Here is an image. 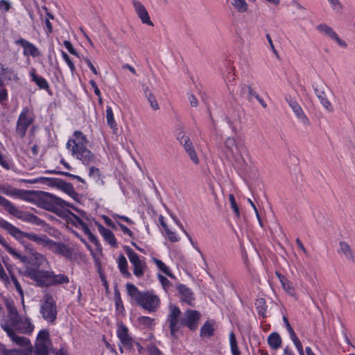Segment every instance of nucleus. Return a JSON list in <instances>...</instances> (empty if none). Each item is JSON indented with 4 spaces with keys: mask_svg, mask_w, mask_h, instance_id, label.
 Wrapping results in <instances>:
<instances>
[{
    "mask_svg": "<svg viewBox=\"0 0 355 355\" xmlns=\"http://www.w3.org/2000/svg\"><path fill=\"white\" fill-rule=\"evenodd\" d=\"M177 289L181 295L182 300L189 304H191V302L194 300L192 291L187 286L182 284L177 285Z\"/></svg>",
    "mask_w": 355,
    "mask_h": 355,
    "instance_id": "nucleus-26",
    "label": "nucleus"
},
{
    "mask_svg": "<svg viewBox=\"0 0 355 355\" xmlns=\"http://www.w3.org/2000/svg\"><path fill=\"white\" fill-rule=\"evenodd\" d=\"M60 189L64 191L68 195L74 190L72 184L70 182H67L64 180H63V182L60 187Z\"/></svg>",
    "mask_w": 355,
    "mask_h": 355,
    "instance_id": "nucleus-47",
    "label": "nucleus"
},
{
    "mask_svg": "<svg viewBox=\"0 0 355 355\" xmlns=\"http://www.w3.org/2000/svg\"><path fill=\"white\" fill-rule=\"evenodd\" d=\"M64 46L69 51V52L70 53H71L72 55L78 56V53L74 49V48L73 47L72 44L69 41H68V40L64 41Z\"/></svg>",
    "mask_w": 355,
    "mask_h": 355,
    "instance_id": "nucleus-57",
    "label": "nucleus"
},
{
    "mask_svg": "<svg viewBox=\"0 0 355 355\" xmlns=\"http://www.w3.org/2000/svg\"><path fill=\"white\" fill-rule=\"evenodd\" d=\"M28 109L24 107L20 113L17 122L16 133L21 139L25 137L28 128L33 121V119L28 116Z\"/></svg>",
    "mask_w": 355,
    "mask_h": 355,
    "instance_id": "nucleus-11",
    "label": "nucleus"
},
{
    "mask_svg": "<svg viewBox=\"0 0 355 355\" xmlns=\"http://www.w3.org/2000/svg\"><path fill=\"white\" fill-rule=\"evenodd\" d=\"M23 275L36 282L39 287H50L69 283V278L64 274L55 275L53 271L40 270L38 268L26 267Z\"/></svg>",
    "mask_w": 355,
    "mask_h": 355,
    "instance_id": "nucleus-3",
    "label": "nucleus"
},
{
    "mask_svg": "<svg viewBox=\"0 0 355 355\" xmlns=\"http://www.w3.org/2000/svg\"><path fill=\"white\" fill-rule=\"evenodd\" d=\"M224 146L226 153L232 157H235L236 151L240 153L242 149L245 148L244 145L237 144L233 137H227L225 139Z\"/></svg>",
    "mask_w": 355,
    "mask_h": 355,
    "instance_id": "nucleus-18",
    "label": "nucleus"
},
{
    "mask_svg": "<svg viewBox=\"0 0 355 355\" xmlns=\"http://www.w3.org/2000/svg\"><path fill=\"white\" fill-rule=\"evenodd\" d=\"M0 206L10 215L26 223L36 225H43L44 221L31 212L23 211L15 207L10 201L0 195Z\"/></svg>",
    "mask_w": 355,
    "mask_h": 355,
    "instance_id": "nucleus-8",
    "label": "nucleus"
},
{
    "mask_svg": "<svg viewBox=\"0 0 355 355\" xmlns=\"http://www.w3.org/2000/svg\"><path fill=\"white\" fill-rule=\"evenodd\" d=\"M0 191L10 197H17L21 199H25L24 194L26 193H28L27 191L18 189L12 187L9 184H2L0 185Z\"/></svg>",
    "mask_w": 355,
    "mask_h": 355,
    "instance_id": "nucleus-20",
    "label": "nucleus"
},
{
    "mask_svg": "<svg viewBox=\"0 0 355 355\" xmlns=\"http://www.w3.org/2000/svg\"><path fill=\"white\" fill-rule=\"evenodd\" d=\"M118 267L122 275L125 277H130L131 275L128 270V261L123 254H121L119 257Z\"/></svg>",
    "mask_w": 355,
    "mask_h": 355,
    "instance_id": "nucleus-32",
    "label": "nucleus"
},
{
    "mask_svg": "<svg viewBox=\"0 0 355 355\" xmlns=\"http://www.w3.org/2000/svg\"><path fill=\"white\" fill-rule=\"evenodd\" d=\"M61 54H62V58L64 60V61L69 66L71 73L73 74V73L76 71V67H75L73 62L70 59L69 56L67 55V53L66 52H64V51H61Z\"/></svg>",
    "mask_w": 355,
    "mask_h": 355,
    "instance_id": "nucleus-45",
    "label": "nucleus"
},
{
    "mask_svg": "<svg viewBox=\"0 0 355 355\" xmlns=\"http://www.w3.org/2000/svg\"><path fill=\"white\" fill-rule=\"evenodd\" d=\"M87 143L86 136L81 131L76 130L73 138L69 139L66 145L71 155L85 165L94 163L95 159L94 154L86 146Z\"/></svg>",
    "mask_w": 355,
    "mask_h": 355,
    "instance_id": "nucleus-5",
    "label": "nucleus"
},
{
    "mask_svg": "<svg viewBox=\"0 0 355 355\" xmlns=\"http://www.w3.org/2000/svg\"><path fill=\"white\" fill-rule=\"evenodd\" d=\"M313 89L318 98L320 100V103L329 112L333 111L331 103L327 98L326 92L329 89L328 86L324 82L320 80L315 83L313 85Z\"/></svg>",
    "mask_w": 355,
    "mask_h": 355,
    "instance_id": "nucleus-12",
    "label": "nucleus"
},
{
    "mask_svg": "<svg viewBox=\"0 0 355 355\" xmlns=\"http://www.w3.org/2000/svg\"><path fill=\"white\" fill-rule=\"evenodd\" d=\"M31 183H41L44 184H46L49 187H56L60 189L63 180L60 178H46V177H41L39 178H36L34 180H32L29 181Z\"/></svg>",
    "mask_w": 355,
    "mask_h": 355,
    "instance_id": "nucleus-23",
    "label": "nucleus"
},
{
    "mask_svg": "<svg viewBox=\"0 0 355 355\" xmlns=\"http://www.w3.org/2000/svg\"><path fill=\"white\" fill-rule=\"evenodd\" d=\"M148 352L150 355H163L162 352L155 345H151L148 346Z\"/></svg>",
    "mask_w": 355,
    "mask_h": 355,
    "instance_id": "nucleus-51",
    "label": "nucleus"
},
{
    "mask_svg": "<svg viewBox=\"0 0 355 355\" xmlns=\"http://www.w3.org/2000/svg\"><path fill=\"white\" fill-rule=\"evenodd\" d=\"M334 10H342L343 6L339 0H327Z\"/></svg>",
    "mask_w": 355,
    "mask_h": 355,
    "instance_id": "nucleus-55",
    "label": "nucleus"
},
{
    "mask_svg": "<svg viewBox=\"0 0 355 355\" xmlns=\"http://www.w3.org/2000/svg\"><path fill=\"white\" fill-rule=\"evenodd\" d=\"M6 309L7 318L3 319L0 323V326L4 331L7 327L23 334H31L33 331L34 325L31 322V320L28 318L23 319L13 302L7 301Z\"/></svg>",
    "mask_w": 355,
    "mask_h": 355,
    "instance_id": "nucleus-4",
    "label": "nucleus"
},
{
    "mask_svg": "<svg viewBox=\"0 0 355 355\" xmlns=\"http://www.w3.org/2000/svg\"><path fill=\"white\" fill-rule=\"evenodd\" d=\"M0 279L2 281L5 282L6 283L9 282L8 277L6 275V273L1 263H0Z\"/></svg>",
    "mask_w": 355,
    "mask_h": 355,
    "instance_id": "nucleus-61",
    "label": "nucleus"
},
{
    "mask_svg": "<svg viewBox=\"0 0 355 355\" xmlns=\"http://www.w3.org/2000/svg\"><path fill=\"white\" fill-rule=\"evenodd\" d=\"M0 227L7 231L8 234L18 241H21L26 238L37 244L47 247L52 252L66 258H70L72 255L71 249L69 246L61 242H55L45 234L39 236L33 233L23 232L7 220L2 219H0Z\"/></svg>",
    "mask_w": 355,
    "mask_h": 355,
    "instance_id": "nucleus-1",
    "label": "nucleus"
},
{
    "mask_svg": "<svg viewBox=\"0 0 355 355\" xmlns=\"http://www.w3.org/2000/svg\"><path fill=\"white\" fill-rule=\"evenodd\" d=\"M256 309L258 314L263 318H266V312L267 306L266 305V301L263 298H259L255 302Z\"/></svg>",
    "mask_w": 355,
    "mask_h": 355,
    "instance_id": "nucleus-38",
    "label": "nucleus"
},
{
    "mask_svg": "<svg viewBox=\"0 0 355 355\" xmlns=\"http://www.w3.org/2000/svg\"><path fill=\"white\" fill-rule=\"evenodd\" d=\"M6 332L7 333L8 336L11 339V340L19 346L26 347L30 344L29 339L24 336L17 335L16 330L12 331V329H8V327H7L6 329Z\"/></svg>",
    "mask_w": 355,
    "mask_h": 355,
    "instance_id": "nucleus-24",
    "label": "nucleus"
},
{
    "mask_svg": "<svg viewBox=\"0 0 355 355\" xmlns=\"http://www.w3.org/2000/svg\"><path fill=\"white\" fill-rule=\"evenodd\" d=\"M176 138L182 145H185L190 140L189 137L185 135L181 128L176 130Z\"/></svg>",
    "mask_w": 355,
    "mask_h": 355,
    "instance_id": "nucleus-43",
    "label": "nucleus"
},
{
    "mask_svg": "<svg viewBox=\"0 0 355 355\" xmlns=\"http://www.w3.org/2000/svg\"><path fill=\"white\" fill-rule=\"evenodd\" d=\"M181 311L176 306H171V311L168 315L167 320L169 322V328L171 336L176 338V333L181 326L187 327L190 330L195 331L200 318V313L198 311L188 309L186 311L180 320Z\"/></svg>",
    "mask_w": 355,
    "mask_h": 355,
    "instance_id": "nucleus-2",
    "label": "nucleus"
},
{
    "mask_svg": "<svg viewBox=\"0 0 355 355\" xmlns=\"http://www.w3.org/2000/svg\"><path fill=\"white\" fill-rule=\"evenodd\" d=\"M83 60L95 75L98 74V71L96 70V67L94 66V64H92L89 59H88L87 58H84Z\"/></svg>",
    "mask_w": 355,
    "mask_h": 355,
    "instance_id": "nucleus-59",
    "label": "nucleus"
},
{
    "mask_svg": "<svg viewBox=\"0 0 355 355\" xmlns=\"http://www.w3.org/2000/svg\"><path fill=\"white\" fill-rule=\"evenodd\" d=\"M144 94L147 98L148 103L150 105V107L153 110H158L159 109V103L155 96V95L151 92L148 86L143 85Z\"/></svg>",
    "mask_w": 355,
    "mask_h": 355,
    "instance_id": "nucleus-29",
    "label": "nucleus"
},
{
    "mask_svg": "<svg viewBox=\"0 0 355 355\" xmlns=\"http://www.w3.org/2000/svg\"><path fill=\"white\" fill-rule=\"evenodd\" d=\"M123 248L130 263L133 265V274L137 277H142L146 268L145 261L140 259L139 255L129 246L125 245Z\"/></svg>",
    "mask_w": 355,
    "mask_h": 355,
    "instance_id": "nucleus-10",
    "label": "nucleus"
},
{
    "mask_svg": "<svg viewBox=\"0 0 355 355\" xmlns=\"http://www.w3.org/2000/svg\"><path fill=\"white\" fill-rule=\"evenodd\" d=\"M89 84L90 85L92 86V87L94 89V93L95 94L98 96V97H100L101 96V91L100 89H98L96 82L94 80H89Z\"/></svg>",
    "mask_w": 355,
    "mask_h": 355,
    "instance_id": "nucleus-63",
    "label": "nucleus"
},
{
    "mask_svg": "<svg viewBox=\"0 0 355 355\" xmlns=\"http://www.w3.org/2000/svg\"><path fill=\"white\" fill-rule=\"evenodd\" d=\"M240 94L250 102L252 101L253 98H257L258 95L252 86L248 85H242L241 86Z\"/></svg>",
    "mask_w": 355,
    "mask_h": 355,
    "instance_id": "nucleus-27",
    "label": "nucleus"
},
{
    "mask_svg": "<svg viewBox=\"0 0 355 355\" xmlns=\"http://www.w3.org/2000/svg\"><path fill=\"white\" fill-rule=\"evenodd\" d=\"M234 71V67L230 65L227 67L226 74L225 75V80L230 92H234V91L230 87V84L235 80V73Z\"/></svg>",
    "mask_w": 355,
    "mask_h": 355,
    "instance_id": "nucleus-35",
    "label": "nucleus"
},
{
    "mask_svg": "<svg viewBox=\"0 0 355 355\" xmlns=\"http://www.w3.org/2000/svg\"><path fill=\"white\" fill-rule=\"evenodd\" d=\"M229 200L231 205V207L235 213L237 218L240 217L239 207L236 202L235 197L233 194L229 195Z\"/></svg>",
    "mask_w": 355,
    "mask_h": 355,
    "instance_id": "nucleus-44",
    "label": "nucleus"
},
{
    "mask_svg": "<svg viewBox=\"0 0 355 355\" xmlns=\"http://www.w3.org/2000/svg\"><path fill=\"white\" fill-rule=\"evenodd\" d=\"M285 99L286 102L288 103L289 106L293 110V112L295 114L297 119L300 120L304 125H309V119L305 115L298 103L296 101L293 100L291 96H286Z\"/></svg>",
    "mask_w": 355,
    "mask_h": 355,
    "instance_id": "nucleus-16",
    "label": "nucleus"
},
{
    "mask_svg": "<svg viewBox=\"0 0 355 355\" xmlns=\"http://www.w3.org/2000/svg\"><path fill=\"white\" fill-rule=\"evenodd\" d=\"M153 319L147 317V316H141L139 318V322L144 326L148 327H150L153 324Z\"/></svg>",
    "mask_w": 355,
    "mask_h": 355,
    "instance_id": "nucleus-48",
    "label": "nucleus"
},
{
    "mask_svg": "<svg viewBox=\"0 0 355 355\" xmlns=\"http://www.w3.org/2000/svg\"><path fill=\"white\" fill-rule=\"evenodd\" d=\"M135 10L143 24L153 26L154 24L150 20L148 12L144 6L139 1L132 0V1Z\"/></svg>",
    "mask_w": 355,
    "mask_h": 355,
    "instance_id": "nucleus-15",
    "label": "nucleus"
},
{
    "mask_svg": "<svg viewBox=\"0 0 355 355\" xmlns=\"http://www.w3.org/2000/svg\"><path fill=\"white\" fill-rule=\"evenodd\" d=\"M89 176L92 178L96 182L101 180V171L99 168L94 166L89 168Z\"/></svg>",
    "mask_w": 355,
    "mask_h": 355,
    "instance_id": "nucleus-46",
    "label": "nucleus"
},
{
    "mask_svg": "<svg viewBox=\"0 0 355 355\" xmlns=\"http://www.w3.org/2000/svg\"><path fill=\"white\" fill-rule=\"evenodd\" d=\"M30 76L31 78V81L35 83V84L40 89H44L46 92L50 91V87L47 82V80L42 76H38L36 73V69L32 68L30 71Z\"/></svg>",
    "mask_w": 355,
    "mask_h": 355,
    "instance_id": "nucleus-22",
    "label": "nucleus"
},
{
    "mask_svg": "<svg viewBox=\"0 0 355 355\" xmlns=\"http://www.w3.org/2000/svg\"><path fill=\"white\" fill-rule=\"evenodd\" d=\"M106 121L107 125L112 130V132L115 135L118 134V126L114 120L112 109L110 106L106 107Z\"/></svg>",
    "mask_w": 355,
    "mask_h": 355,
    "instance_id": "nucleus-28",
    "label": "nucleus"
},
{
    "mask_svg": "<svg viewBox=\"0 0 355 355\" xmlns=\"http://www.w3.org/2000/svg\"><path fill=\"white\" fill-rule=\"evenodd\" d=\"M316 29L319 32L326 34L331 39L335 40L339 46L343 48H346L347 46V43L344 40H341L334 29L327 24H320L316 26Z\"/></svg>",
    "mask_w": 355,
    "mask_h": 355,
    "instance_id": "nucleus-17",
    "label": "nucleus"
},
{
    "mask_svg": "<svg viewBox=\"0 0 355 355\" xmlns=\"http://www.w3.org/2000/svg\"><path fill=\"white\" fill-rule=\"evenodd\" d=\"M232 4L239 12H245L248 8V5L245 0H233Z\"/></svg>",
    "mask_w": 355,
    "mask_h": 355,
    "instance_id": "nucleus-41",
    "label": "nucleus"
},
{
    "mask_svg": "<svg viewBox=\"0 0 355 355\" xmlns=\"http://www.w3.org/2000/svg\"><path fill=\"white\" fill-rule=\"evenodd\" d=\"M128 295H130L139 306L149 311H155L159 306L160 300L153 291L141 292L131 283L126 284Z\"/></svg>",
    "mask_w": 355,
    "mask_h": 355,
    "instance_id": "nucleus-6",
    "label": "nucleus"
},
{
    "mask_svg": "<svg viewBox=\"0 0 355 355\" xmlns=\"http://www.w3.org/2000/svg\"><path fill=\"white\" fill-rule=\"evenodd\" d=\"M86 235L88 236V239H89V241L95 245V246L96 247L97 249L101 248L100 242L98 241V240L97 239L96 236H94L91 231Z\"/></svg>",
    "mask_w": 355,
    "mask_h": 355,
    "instance_id": "nucleus-52",
    "label": "nucleus"
},
{
    "mask_svg": "<svg viewBox=\"0 0 355 355\" xmlns=\"http://www.w3.org/2000/svg\"><path fill=\"white\" fill-rule=\"evenodd\" d=\"M338 252H342L345 257L351 261H354V255L349 245L345 241H340L339 243Z\"/></svg>",
    "mask_w": 355,
    "mask_h": 355,
    "instance_id": "nucleus-31",
    "label": "nucleus"
},
{
    "mask_svg": "<svg viewBox=\"0 0 355 355\" xmlns=\"http://www.w3.org/2000/svg\"><path fill=\"white\" fill-rule=\"evenodd\" d=\"M65 216L67 222L76 227H79V225L83 221L79 216L69 210H66Z\"/></svg>",
    "mask_w": 355,
    "mask_h": 355,
    "instance_id": "nucleus-36",
    "label": "nucleus"
},
{
    "mask_svg": "<svg viewBox=\"0 0 355 355\" xmlns=\"http://www.w3.org/2000/svg\"><path fill=\"white\" fill-rule=\"evenodd\" d=\"M275 274L277 276L278 279H279L283 288L288 293H292L293 291L292 284L288 280V279L285 276H284L281 273L276 272Z\"/></svg>",
    "mask_w": 355,
    "mask_h": 355,
    "instance_id": "nucleus-34",
    "label": "nucleus"
},
{
    "mask_svg": "<svg viewBox=\"0 0 355 355\" xmlns=\"http://www.w3.org/2000/svg\"><path fill=\"white\" fill-rule=\"evenodd\" d=\"M10 279L14 284L15 288L17 291L21 295H23V290L22 288L18 282L17 279L15 277V276L13 274H10Z\"/></svg>",
    "mask_w": 355,
    "mask_h": 355,
    "instance_id": "nucleus-49",
    "label": "nucleus"
},
{
    "mask_svg": "<svg viewBox=\"0 0 355 355\" xmlns=\"http://www.w3.org/2000/svg\"><path fill=\"white\" fill-rule=\"evenodd\" d=\"M114 299L115 301V306L116 311H119V313H123V311H124V306L120 295V293L118 290L114 291Z\"/></svg>",
    "mask_w": 355,
    "mask_h": 355,
    "instance_id": "nucleus-42",
    "label": "nucleus"
},
{
    "mask_svg": "<svg viewBox=\"0 0 355 355\" xmlns=\"http://www.w3.org/2000/svg\"><path fill=\"white\" fill-rule=\"evenodd\" d=\"M15 44L20 45L24 49V55L25 56L31 55L37 58L40 55V52L37 47L25 39L20 38L15 41Z\"/></svg>",
    "mask_w": 355,
    "mask_h": 355,
    "instance_id": "nucleus-19",
    "label": "nucleus"
},
{
    "mask_svg": "<svg viewBox=\"0 0 355 355\" xmlns=\"http://www.w3.org/2000/svg\"><path fill=\"white\" fill-rule=\"evenodd\" d=\"M40 313L43 318L48 322H53L57 318L56 302L52 295L46 294L44 302L40 307Z\"/></svg>",
    "mask_w": 355,
    "mask_h": 355,
    "instance_id": "nucleus-9",
    "label": "nucleus"
},
{
    "mask_svg": "<svg viewBox=\"0 0 355 355\" xmlns=\"http://www.w3.org/2000/svg\"><path fill=\"white\" fill-rule=\"evenodd\" d=\"M230 344L232 355H241V352L238 347L237 340L234 332L230 334Z\"/></svg>",
    "mask_w": 355,
    "mask_h": 355,
    "instance_id": "nucleus-39",
    "label": "nucleus"
},
{
    "mask_svg": "<svg viewBox=\"0 0 355 355\" xmlns=\"http://www.w3.org/2000/svg\"><path fill=\"white\" fill-rule=\"evenodd\" d=\"M268 343L273 349H278L282 344V338L277 332L271 333L268 338Z\"/></svg>",
    "mask_w": 355,
    "mask_h": 355,
    "instance_id": "nucleus-30",
    "label": "nucleus"
},
{
    "mask_svg": "<svg viewBox=\"0 0 355 355\" xmlns=\"http://www.w3.org/2000/svg\"><path fill=\"white\" fill-rule=\"evenodd\" d=\"M116 334L125 348L128 350H132L133 349V344L135 342L132 338L128 334V329L125 324H121L119 325L116 331Z\"/></svg>",
    "mask_w": 355,
    "mask_h": 355,
    "instance_id": "nucleus-14",
    "label": "nucleus"
},
{
    "mask_svg": "<svg viewBox=\"0 0 355 355\" xmlns=\"http://www.w3.org/2000/svg\"><path fill=\"white\" fill-rule=\"evenodd\" d=\"M97 227L100 234L111 246L114 248L118 247L116 239L111 230L105 228L103 225L100 223H97Z\"/></svg>",
    "mask_w": 355,
    "mask_h": 355,
    "instance_id": "nucleus-21",
    "label": "nucleus"
},
{
    "mask_svg": "<svg viewBox=\"0 0 355 355\" xmlns=\"http://www.w3.org/2000/svg\"><path fill=\"white\" fill-rule=\"evenodd\" d=\"M86 235L88 236V239H89V241L95 245V246L96 247L97 249L101 248L100 242L98 241V240L97 239L96 236H94L91 231Z\"/></svg>",
    "mask_w": 355,
    "mask_h": 355,
    "instance_id": "nucleus-53",
    "label": "nucleus"
},
{
    "mask_svg": "<svg viewBox=\"0 0 355 355\" xmlns=\"http://www.w3.org/2000/svg\"><path fill=\"white\" fill-rule=\"evenodd\" d=\"M49 333L47 330L43 329L40 330L38 335L37 340L38 341L44 342L49 338Z\"/></svg>",
    "mask_w": 355,
    "mask_h": 355,
    "instance_id": "nucleus-50",
    "label": "nucleus"
},
{
    "mask_svg": "<svg viewBox=\"0 0 355 355\" xmlns=\"http://www.w3.org/2000/svg\"><path fill=\"white\" fill-rule=\"evenodd\" d=\"M11 80L15 82L19 80L17 73L15 72L13 69L0 64V87H3L8 84V81Z\"/></svg>",
    "mask_w": 355,
    "mask_h": 355,
    "instance_id": "nucleus-13",
    "label": "nucleus"
},
{
    "mask_svg": "<svg viewBox=\"0 0 355 355\" xmlns=\"http://www.w3.org/2000/svg\"><path fill=\"white\" fill-rule=\"evenodd\" d=\"M214 329L211 323L207 321L200 329V336L202 337H211L213 336Z\"/></svg>",
    "mask_w": 355,
    "mask_h": 355,
    "instance_id": "nucleus-37",
    "label": "nucleus"
},
{
    "mask_svg": "<svg viewBox=\"0 0 355 355\" xmlns=\"http://www.w3.org/2000/svg\"><path fill=\"white\" fill-rule=\"evenodd\" d=\"M0 244L9 252L11 255L19 260L21 263H26L28 258L26 256L20 254L13 248H12L4 238L0 234Z\"/></svg>",
    "mask_w": 355,
    "mask_h": 355,
    "instance_id": "nucleus-25",
    "label": "nucleus"
},
{
    "mask_svg": "<svg viewBox=\"0 0 355 355\" xmlns=\"http://www.w3.org/2000/svg\"><path fill=\"white\" fill-rule=\"evenodd\" d=\"M158 278H159V282H161L162 285L163 286V287L164 288H166V287L171 286L170 281L166 277H164L163 275H158Z\"/></svg>",
    "mask_w": 355,
    "mask_h": 355,
    "instance_id": "nucleus-58",
    "label": "nucleus"
},
{
    "mask_svg": "<svg viewBox=\"0 0 355 355\" xmlns=\"http://www.w3.org/2000/svg\"><path fill=\"white\" fill-rule=\"evenodd\" d=\"M37 205L39 207L54 213H57L59 208H64L65 207H71L81 214L84 213L75 208L70 203L46 192H41L37 200Z\"/></svg>",
    "mask_w": 355,
    "mask_h": 355,
    "instance_id": "nucleus-7",
    "label": "nucleus"
},
{
    "mask_svg": "<svg viewBox=\"0 0 355 355\" xmlns=\"http://www.w3.org/2000/svg\"><path fill=\"white\" fill-rule=\"evenodd\" d=\"M164 231H165V232L168 236V239H169L170 241L177 242L179 241V239L176 236L175 232H172L169 228L166 229Z\"/></svg>",
    "mask_w": 355,
    "mask_h": 355,
    "instance_id": "nucleus-54",
    "label": "nucleus"
},
{
    "mask_svg": "<svg viewBox=\"0 0 355 355\" xmlns=\"http://www.w3.org/2000/svg\"><path fill=\"white\" fill-rule=\"evenodd\" d=\"M11 353V350L7 349L3 344L0 343V355H10Z\"/></svg>",
    "mask_w": 355,
    "mask_h": 355,
    "instance_id": "nucleus-64",
    "label": "nucleus"
},
{
    "mask_svg": "<svg viewBox=\"0 0 355 355\" xmlns=\"http://www.w3.org/2000/svg\"><path fill=\"white\" fill-rule=\"evenodd\" d=\"M283 320H284V323L286 324V329H287V330H288V331L289 333L291 338H293V337H295L296 336V334H295L294 330L293 329V328L291 327V324H290L287 318L284 316L283 318Z\"/></svg>",
    "mask_w": 355,
    "mask_h": 355,
    "instance_id": "nucleus-56",
    "label": "nucleus"
},
{
    "mask_svg": "<svg viewBox=\"0 0 355 355\" xmlns=\"http://www.w3.org/2000/svg\"><path fill=\"white\" fill-rule=\"evenodd\" d=\"M153 261L157 265L158 268L164 274H166L171 278H175V276L171 272L168 266H166V264L162 261L156 258H153Z\"/></svg>",
    "mask_w": 355,
    "mask_h": 355,
    "instance_id": "nucleus-40",
    "label": "nucleus"
},
{
    "mask_svg": "<svg viewBox=\"0 0 355 355\" xmlns=\"http://www.w3.org/2000/svg\"><path fill=\"white\" fill-rule=\"evenodd\" d=\"M36 355H48L46 347L44 345L38 347L36 350Z\"/></svg>",
    "mask_w": 355,
    "mask_h": 355,
    "instance_id": "nucleus-60",
    "label": "nucleus"
},
{
    "mask_svg": "<svg viewBox=\"0 0 355 355\" xmlns=\"http://www.w3.org/2000/svg\"><path fill=\"white\" fill-rule=\"evenodd\" d=\"M172 218L174 220V221L175 222V223L178 225V227L182 230V232L184 233V234L188 237V239L190 241L193 247L200 253V256L205 261V257H204L203 253L200 251V250L198 248V246L197 245V244L193 241L191 237L188 234V232L184 229L183 225L180 223V221L175 216H172Z\"/></svg>",
    "mask_w": 355,
    "mask_h": 355,
    "instance_id": "nucleus-33",
    "label": "nucleus"
},
{
    "mask_svg": "<svg viewBox=\"0 0 355 355\" xmlns=\"http://www.w3.org/2000/svg\"><path fill=\"white\" fill-rule=\"evenodd\" d=\"M191 158V159L195 163V164H198L199 162V159H198V155L196 153V150L195 149H192L191 150H190L189 152L187 153Z\"/></svg>",
    "mask_w": 355,
    "mask_h": 355,
    "instance_id": "nucleus-62",
    "label": "nucleus"
}]
</instances>
